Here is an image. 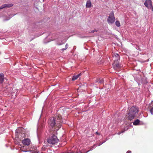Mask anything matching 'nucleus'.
Segmentation results:
<instances>
[{
	"instance_id": "nucleus-1",
	"label": "nucleus",
	"mask_w": 153,
	"mask_h": 153,
	"mask_svg": "<svg viewBox=\"0 0 153 153\" xmlns=\"http://www.w3.org/2000/svg\"><path fill=\"white\" fill-rule=\"evenodd\" d=\"M63 122L62 119V117L61 115H58L56 116L55 117H51L50 118L48 121L49 126L52 127L54 126L55 124L58 128L56 130H58L61 127V123Z\"/></svg>"
},
{
	"instance_id": "nucleus-2",
	"label": "nucleus",
	"mask_w": 153,
	"mask_h": 153,
	"mask_svg": "<svg viewBox=\"0 0 153 153\" xmlns=\"http://www.w3.org/2000/svg\"><path fill=\"white\" fill-rule=\"evenodd\" d=\"M138 109L137 107L132 106L129 110L128 114V119L131 120L133 119L138 114Z\"/></svg>"
},
{
	"instance_id": "nucleus-3",
	"label": "nucleus",
	"mask_w": 153,
	"mask_h": 153,
	"mask_svg": "<svg viewBox=\"0 0 153 153\" xmlns=\"http://www.w3.org/2000/svg\"><path fill=\"white\" fill-rule=\"evenodd\" d=\"M59 140L56 136L53 135L51 137L47 139V142L48 143L55 144L58 142Z\"/></svg>"
},
{
	"instance_id": "nucleus-4",
	"label": "nucleus",
	"mask_w": 153,
	"mask_h": 153,
	"mask_svg": "<svg viewBox=\"0 0 153 153\" xmlns=\"http://www.w3.org/2000/svg\"><path fill=\"white\" fill-rule=\"evenodd\" d=\"M107 20L109 24H111L114 22L115 18L113 11H112L109 14Z\"/></svg>"
},
{
	"instance_id": "nucleus-5",
	"label": "nucleus",
	"mask_w": 153,
	"mask_h": 153,
	"mask_svg": "<svg viewBox=\"0 0 153 153\" xmlns=\"http://www.w3.org/2000/svg\"><path fill=\"white\" fill-rule=\"evenodd\" d=\"M12 12L11 11H9L7 13L4 15V17L3 19L4 21H7L9 20L11 18L16 15L15 14H12Z\"/></svg>"
},
{
	"instance_id": "nucleus-6",
	"label": "nucleus",
	"mask_w": 153,
	"mask_h": 153,
	"mask_svg": "<svg viewBox=\"0 0 153 153\" xmlns=\"http://www.w3.org/2000/svg\"><path fill=\"white\" fill-rule=\"evenodd\" d=\"M144 4L148 9H152V10H153L152 4V1L150 0H146L144 2Z\"/></svg>"
},
{
	"instance_id": "nucleus-7",
	"label": "nucleus",
	"mask_w": 153,
	"mask_h": 153,
	"mask_svg": "<svg viewBox=\"0 0 153 153\" xmlns=\"http://www.w3.org/2000/svg\"><path fill=\"white\" fill-rule=\"evenodd\" d=\"M13 6V4H6L2 5L0 7V9H2L4 8H7L11 7Z\"/></svg>"
},
{
	"instance_id": "nucleus-8",
	"label": "nucleus",
	"mask_w": 153,
	"mask_h": 153,
	"mask_svg": "<svg viewBox=\"0 0 153 153\" xmlns=\"http://www.w3.org/2000/svg\"><path fill=\"white\" fill-rule=\"evenodd\" d=\"M22 143L24 145L28 146L30 144V141L28 138L22 140Z\"/></svg>"
},
{
	"instance_id": "nucleus-9",
	"label": "nucleus",
	"mask_w": 153,
	"mask_h": 153,
	"mask_svg": "<svg viewBox=\"0 0 153 153\" xmlns=\"http://www.w3.org/2000/svg\"><path fill=\"white\" fill-rule=\"evenodd\" d=\"M120 56L117 53H114L113 55V59L114 62L117 61L120 59Z\"/></svg>"
},
{
	"instance_id": "nucleus-10",
	"label": "nucleus",
	"mask_w": 153,
	"mask_h": 153,
	"mask_svg": "<svg viewBox=\"0 0 153 153\" xmlns=\"http://www.w3.org/2000/svg\"><path fill=\"white\" fill-rule=\"evenodd\" d=\"M113 65V68L115 70L121 67V65L117 62V61L114 62Z\"/></svg>"
},
{
	"instance_id": "nucleus-11",
	"label": "nucleus",
	"mask_w": 153,
	"mask_h": 153,
	"mask_svg": "<svg viewBox=\"0 0 153 153\" xmlns=\"http://www.w3.org/2000/svg\"><path fill=\"white\" fill-rule=\"evenodd\" d=\"M4 74L1 73L0 74V83H2L4 81Z\"/></svg>"
},
{
	"instance_id": "nucleus-12",
	"label": "nucleus",
	"mask_w": 153,
	"mask_h": 153,
	"mask_svg": "<svg viewBox=\"0 0 153 153\" xmlns=\"http://www.w3.org/2000/svg\"><path fill=\"white\" fill-rule=\"evenodd\" d=\"M91 1L90 0H88L87 1L86 6L87 8L90 7L91 6Z\"/></svg>"
},
{
	"instance_id": "nucleus-13",
	"label": "nucleus",
	"mask_w": 153,
	"mask_h": 153,
	"mask_svg": "<svg viewBox=\"0 0 153 153\" xmlns=\"http://www.w3.org/2000/svg\"><path fill=\"white\" fill-rule=\"evenodd\" d=\"M96 82H98L99 84L103 83L104 82V80L102 79H97L96 81Z\"/></svg>"
},
{
	"instance_id": "nucleus-14",
	"label": "nucleus",
	"mask_w": 153,
	"mask_h": 153,
	"mask_svg": "<svg viewBox=\"0 0 153 153\" xmlns=\"http://www.w3.org/2000/svg\"><path fill=\"white\" fill-rule=\"evenodd\" d=\"M140 120L138 119H137L135 120L133 123V124L134 125H138L140 123Z\"/></svg>"
},
{
	"instance_id": "nucleus-15",
	"label": "nucleus",
	"mask_w": 153,
	"mask_h": 153,
	"mask_svg": "<svg viewBox=\"0 0 153 153\" xmlns=\"http://www.w3.org/2000/svg\"><path fill=\"white\" fill-rule=\"evenodd\" d=\"M79 76V74H78L74 76L72 78V80L73 81L76 79Z\"/></svg>"
},
{
	"instance_id": "nucleus-16",
	"label": "nucleus",
	"mask_w": 153,
	"mask_h": 153,
	"mask_svg": "<svg viewBox=\"0 0 153 153\" xmlns=\"http://www.w3.org/2000/svg\"><path fill=\"white\" fill-rule=\"evenodd\" d=\"M115 24L118 27H119L120 26V22L118 21H116L115 22Z\"/></svg>"
},
{
	"instance_id": "nucleus-17",
	"label": "nucleus",
	"mask_w": 153,
	"mask_h": 153,
	"mask_svg": "<svg viewBox=\"0 0 153 153\" xmlns=\"http://www.w3.org/2000/svg\"><path fill=\"white\" fill-rule=\"evenodd\" d=\"M68 47V44H66L65 46V48H63L61 49L62 51H64L66 50Z\"/></svg>"
},
{
	"instance_id": "nucleus-18",
	"label": "nucleus",
	"mask_w": 153,
	"mask_h": 153,
	"mask_svg": "<svg viewBox=\"0 0 153 153\" xmlns=\"http://www.w3.org/2000/svg\"><path fill=\"white\" fill-rule=\"evenodd\" d=\"M24 148V146H22L21 147H20V150L22 151H23V152H28V151H25V150H23V148Z\"/></svg>"
},
{
	"instance_id": "nucleus-19",
	"label": "nucleus",
	"mask_w": 153,
	"mask_h": 153,
	"mask_svg": "<svg viewBox=\"0 0 153 153\" xmlns=\"http://www.w3.org/2000/svg\"><path fill=\"white\" fill-rule=\"evenodd\" d=\"M150 112L152 115L153 114V107H152L150 110Z\"/></svg>"
},
{
	"instance_id": "nucleus-20",
	"label": "nucleus",
	"mask_w": 153,
	"mask_h": 153,
	"mask_svg": "<svg viewBox=\"0 0 153 153\" xmlns=\"http://www.w3.org/2000/svg\"><path fill=\"white\" fill-rule=\"evenodd\" d=\"M105 141H103V142H102V143H100L98 144L97 145V146H99L100 145H102V143H105Z\"/></svg>"
},
{
	"instance_id": "nucleus-21",
	"label": "nucleus",
	"mask_w": 153,
	"mask_h": 153,
	"mask_svg": "<svg viewBox=\"0 0 153 153\" xmlns=\"http://www.w3.org/2000/svg\"><path fill=\"white\" fill-rule=\"evenodd\" d=\"M124 132V131H121V132H118V133H117V134H118V135H120V134H121V133H123V132Z\"/></svg>"
},
{
	"instance_id": "nucleus-22",
	"label": "nucleus",
	"mask_w": 153,
	"mask_h": 153,
	"mask_svg": "<svg viewBox=\"0 0 153 153\" xmlns=\"http://www.w3.org/2000/svg\"><path fill=\"white\" fill-rule=\"evenodd\" d=\"M97 32V31L96 30H92V31H91L90 32V33H94V32Z\"/></svg>"
},
{
	"instance_id": "nucleus-23",
	"label": "nucleus",
	"mask_w": 153,
	"mask_h": 153,
	"mask_svg": "<svg viewBox=\"0 0 153 153\" xmlns=\"http://www.w3.org/2000/svg\"><path fill=\"white\" fill-rule=\"evenodd\" d=\"M131 151H127V153H131Z\"/></svg>"
},
{
	"instance_id": "nucleus-24",
	"label": "nucleus",
	"mask_w": 153,
	"mask_h": 153,
	"mask_svg": "<svg viewBox=\"0 0 153 153\" xmlns=\"http://www.w3.org/2000/svg\"><path fill=\"white\" fill-rule=\"evenodd\" d=\"M63 43H59L58 44V45H62Z\"/></svg>"
},
{
	"instance_id": "nucleus-25",
	"label": "nucleus",
	"mask_w": 153,
	"mask_h": 153,
	"mask_svg": "<svg viewBox=\"0 0 153 153\" xmlns=\"http://www.w3.org/2000/svg\"><path fill=\"white\" fill-rule=\"evenodd\" d=\"M137 50H140L139 47H138V48H137Z\"/></svg>"
},
{
	"instance_id": "nucleus-26",
	"label": "nucleus",
	"mask_w": 153,
	"mask_h": 153,
	"mask_svg": "<svg viewBox=\"0 0 153 153\" xmlns=\"http://www.w3.org/2000/svg\"><path fill=\"white\" fill-rule=\"evenodd\" d=\"M96 133L97 134H98V132H96Z\"/></svg>"
},
{
	"instance_id": "nucleus-27",
	"label": "nucleus",
	"mask_w": 153,
	"mask_h": 153,
	"mask_svg": "<svg viewBox=\"0 0 153 153\" xmlns=\"http://www.w3.org/2000/svg\"><path fill=\"white\" fill-rule=\"evenodd\" d=\"M33 153V152H32V153Z\"/></svg>"
},
{
	"instance_id": "nucleus-28",
	"label": "nucleus",
	"mask_w": 153,
	"mask_h": 153,
	"mask_svg": "<svg viewBox=\"0 0 153 153\" xmlns=\"http://www.w3.org/2000/svg\"><path fill=\"white\" fill-rule=\"evenodd\" d=\"M69 153L68 152V153Z\"/></svg>"
},
{
	"instance_id": "nucleus-29",
	"label": "nucleus",
	"mask_w": 153,
	"mask_h": 153,
	"mask_svg": "<svg viewBox=\"0 0 153 153\" xmlns=\"http://www.w3.org/2000/svg\"><path fill=\"white\" fill-rule=\"evenodd\" d=\"M152 102H153V101Z\"/></svg>"
}]
</instances>
